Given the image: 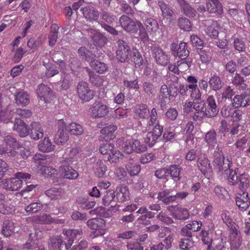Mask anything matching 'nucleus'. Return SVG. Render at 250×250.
Wrapping results in <instances>:
<instances>
[{"label": "nucleus", "mask_w": 250, "mask_h": 250, "mask_svg": "<svg viewBox=\"0 0 250 250\" xmlns=\"http://www.w3.org/2000/svg\"><path fill=\"white\" fill-rule=\"evenodd\" d=\"M222 148L217 145L214 154L213 165L215 169L221 175L229 171L232 167V163L230 158H225L222 153Z\"/></svg>", "instance_id": "obj_1"}, {"label": "nucleus", "mask_w": 250, "mask_h": 250, "mask_svg": "<svg viewBox=\"0 0 250 250\" xmlns=\"http://www.w3.org/2000/svg\"><path fill=\"white\" fill-rule=\"evenodd\" d=\"M119 146H122L123 151L127 154L132 152L141 153L146 151L147 146L146 145L141 144L137 139L130 138H123L119 139L118 141Z\"/></svg>", "instance_id": "obj_2"}, {"label": "nucleus", "mask_w": 250, "mask_h": 250, "mask_svg": "<svg viewBox=\"0 0 250 250\" xmlns=\"http://www.w3.org/2000/svg\"><path fill=\"white\" fill-rule=\"evenodd\" d=\"M30 177L28 173L17 172L15 177L5 179L1 182L2 188L9 191L18 190L21 187L23 182H26Z\"/></svg>", "instance_id": "obj_3"}, {"label": "nucleus", "mask_w": 250, "mask_h": 250, "mask_svg": "<svg viewBox=\"0 0 250 250\" xmlns=\"http://www.w3.org/2000/svg\"><path fill=\"white\" fill-rule=\"evenodd\" d=\"M179 89L176 84H166L161 86L160 91V104L162 108L165 107L170 102V97H175L178 95Z\"/></svg>", "instance_id": "obj_4"}, {"label": "nucleus", "mask_w": 250, "mask_h": 250, "mask_svg": "<svg viewBox=\"0 0 250 250\" xmlns=\"http://www.w3.org/2000/svg\"><path fill=\"white\" fill-rule=\"evenodd\" d=\"M99 151L103 155H108L107 159L110 163H116L122 155L121 152L117 150L113 144L108 143L101 145Z\"/></svg>", "instance_id": "obj_5"}, {"label": "nucleus", "mask_w": 250, "mask_h": 250, "mask_svg": "<svg viewBox=\"0 0 250 250\" xmlns=\"http://www.w3.org/2000/svg\"><path fill=\"white\" fill-rule=\"evenodd\" d=\"M87 226L91 229L95 230L92 233L93 238L103 236L105 233V222L101 218H95L87 221Z\"/></svg>", "instance_id": "obj_6"}, {"label": "nucleus", "mask_w": 250, "mask_h": 250, "mask_svg": "<svg viewBox=\"0 0 250 250\" xmlns=\"http://www.w3.org/2000/svg\"><path fill=\"white\" fill-rule=\"evenodd\" d=\"M77 93L79 98L83 102H89L94 96V92L90 89L89 84L83 81L80 82L78 83Z\"/></svg>", "instance_id": "obj_7"}, {"label": "nucleus", "mask_w": 250, "mask_h": 250, "mask_svg": "<svg viewBox=\"0 0 250 250\" xmlns=\"http://www.w3.org/2000/svg\"><path fill=\"white\" fill-rule=\"evenodd\" d=\"M88 114L92 118H100L109 113L107 106L101 102H95L88 109Z\"/></svg>", "instance_id": "obj_8"}, {"label": "nucleus", "mask_w": 250, "mask_h": 250, "mask_svg": "<svg viewBox=\"0 0 250 250\" xmlns=\"http://www.w3.org/2000/svg\"><path fill=\"white\" fill-rule=\"evenodd\" d=\"M58 131L55 134L54 141L56 144L59 145L65 144L69 140V135L65 132L66 129V124L62 120H58L57 123Z\"/></svg>", "instance_id": "obj_9"}, {"label": "nucleus", "mask_w": 250, "mask_h": 250, "mask_svg": "<svg viewBox=\"0 0 250 250\" xmlns=\"http://www.w3.org/2000/svg\"><path fill=\"white\" fill-rule=\"evenodd\" d=\"M118 48L116 52L117 59L121 62H125L132 58V51L127 43L123 40L118 42Z\"/></svg>", "instance_id": "obj_10"}, {"label": "nucleus", "mask_w": 250, "mask_h": 250, "mask_svg": "<svg viewBox=\"0 0 250 250\" xmlns=\"http://www.w3.org/2000/svg\"><path fill=\"white\" fill-rule=\"evenodd\" d=\"M72 164L71 162H67V160L62 161L59 170L61 175L64 178L74 180L79 177L78 172L70 166Z\"/></svg>", "instance_id": "obj_11"}, {"label": "nucleus", "mask_w": 250, "mask_h": 250, "mask_svg": "<svg viewBox=\"0 0 250 250\" xmlns=\"http://www.w3.org/2000/svg\"><path fill=\"white\" fill-rule=\"evenodd\" d=\"M62 233L65 236V239L68 241V243L65 244V247L66 249H68L75 240L80 239L82 237L83 234V230L82 229H64Z\"/></svg>", "instance_id": "obj_12"}, {"label": "nucleus", "mask_w": 250, "mask_h": 250, "mask_svg": "<svg viewBox=\"0 0 250 250\" xmlns=\"http://www.w3.org/2000/svg\"><path fill=\"white\" fill-rule=\"evenodd\" d=\"M163 131V127L157 123L154 126L152 131L148 132L145 142L149 146H153L157 140L161 136Z\"/></svg>", "instance_id": "obj_13"}, {"label": "nucleus", "mask_w": 250, "mask_h": 250, "mask_svg": "<svg viewBox=\"0 0 250 250\" xmlns=\"http://www.w3.org/2000/svg\"><path fill=\"white\" fill-rule=\"evenodd\" d=\"M37 93L40 100L45 103H49L54 97V94L51 89L44 84H40L38 85Z\"/></svg>", "instance_id": "obj_14"}, {"label": "nucleus", "mask_w": 250, "mask_h": 250, "mask_svg": "<svg viewBox=\"0 0 250 250\" xmlns=\"http://www.w3.org/2000/svg\"><path fill=\"white\" fill-rule=\"evenodd\" d=\"M206 103V117L211 118L216 116L218 113L219 108L217 107L214 96L212 95H208Z\"/></svg>", "instance_id": "obj_15"}, {"label": "nucleus", "mask_w": 250, "mask_h": 250, "mask_svg": "<svg viewBox=\"0 0 250 250\" xmlns=\"http://www.w3.org/2000/svg\"><path fill=\"white\" fill-rule=\"evenodd\" d=\"M231 250H239L242 243L241 233L235 229H231L229 235Z\"/></svg>", "instance_id": "obj_16"}, {"label": "nucleus", "mask_w": 250, "mask_h": 250, "mask_svg": "<svg viewBox=\"0 0 250 250\" xmlns=\"http://www.w3.org/2000/svg\"><path fill=\"white\" fill-rule=\"evenodd\" d=\"M202 24L205 26L206 33L212 38H216L218 35V25L217 21L207 20L203 21Z\"/></svg>", "instance_id": "obj_17"}, {"label": "nucleus", "mask_w": 250, "mask_h": 250, "mask_svg": "<svg viewBox=\"0 0 250 250\" xmlns=\"http://www.w3.org/2000/svg\"><path fill=\"white\" fill-rule=\"evenodd\" d=\"M235 198L236 205L241 210L245 211L248 208L250 204V198L248 192L237 194Z\"/></svg>", "instance_id": "obj_18"}, {"label": "nucleus", "mask_w": 250, "mask_h": 250, "mask_svg": "<svg viewBox=\"0 0 250 250\" xmlns=\"http://www.w3.org/2000/svg\"><path fill=\"white\" fill-rule=\"evenodd\" d=\"M119 21L122 27L126 31L135 32L137 30V22H135L127 16H122Z\"/></svg>", "instance_id": "obj_19"}, {"label": "nucleus", "mask_w": 250, "mask_h": 250, "mask_svg": "<svg viewBox=\"0 0 250 250\" xmlns=\"http://www.w3.org/2000/svg\"><path fill=\"white\" fill-rule=\"evenodd\" d=\"M28 223L39 224H50L54 222V220L48 214H43L41 215H35L26 219Z\"/></svg>", "instance_id": "obj_20"}, {"label": "nucleus", "mask_w": 250, "mask_h": 250, "mask_svg": "<svg viewBox=\"0 0 250 250\" xmlns=\"http://www.w3.org/2000/svg\"><path fill=\"white\" fill-rule=\"evenodd\" d=\"M153 51L154 57L158 64L165 66L168 63L169 58L162 49L154 48Z\"/></svg>", "instance_id": "obj_21"}, {"label": "nucleus", "mask_w": 250, "mask_h": 250, "mask_svg": "<svg viewBox=\"0 0 250 250\" xmlns=\"http://www.w3.org/2000/svg\"><path fill=\"white\" fill-rule=\"evenodd\" d=\"M206 7L210 13L221 15L223 11L222 5L219 0H206Z\"/></svg>", "instance_id": "obj_22"}, {"label": "nucleus", "mask_w": 250, "mask_h": 250, "mask_svg": "<svg viewBox=\"0 0 250 250\" xmlns=\"http://www.w3.org/2000/svg\"><path fill=\"white\" fill-rule=\"evenodd\" d=\"M30 137L34 140H38L44 135V130L42 125L39 122H32L31 125Z\"/></svg>", "instance_id": "obj_23"}, {"label": "nucleus", "mask_w": 250, "mask_h": 250, "mask_svg": "<svg viewBox=\"0 0 250 250\" xmlns=\"http://www.w3.org/2000/svg\"><path fill=\"white\" fill-rule=\"evenodd\" d=\"M204 141L209 149H214L217 144V134L214 129H210L206 133Z\"/></svg>", "instance_id": "obj_24"}, {"label": "nucleus", "mask_w": 250, "mask_h": 250, "mask_svg": "<svg viewBox=\"0 0 250 250\" xmlns=\"http://www.w3.org/2000/svg\"><path fill=\"white\" fill-rule=\"evenodd\" d=\"M13 129L16 131L21 137H24L28 134L27 125L19 118L15 119Z\"/></svg>", "instance_id": "obj_25"}, {"label": "nucleus", "mask_w": 250, "mask_h": 250, "mask_svg": "<svg viewBox=\"0 0 250 250\" xmlns=\"http://www.w3.org/2000/svg\"><path fill=\"white\" fill-rule=\"evenodd\" d=\"M81 11L85 19L89 21H97L99 18V13L92 6H87L81 9Z\"/></svg>", "instance_id": "obj_26"}, {"label": "nucleus", "mask_w": 250, "mask_h": 250, "mask_svg": "<svg viewBox=\"0 0 250 250\" xmlns=\"http://www.w3.org/2000/svg\"><path fill=\"white\" fill-rule=\"evenodd\" d=\"M16 230V226L12 220H4L2 224L1 232L5 237L10 236Z\"/></svg>", "instance_id": "obj_27"}, {"label": "nucleus", "mask_w": 250, "mask_h": 250, "mask_svg": "<svg viewBox=\"0 0 250 250\" xmlns=\"http://www.w3.org/2000/svg\"><path fill=\"white\" fill-rule=\"evenodd\" d=\"M93 169L95 175L99 178L104 177L107 170L106 166L100 159L96 160L94 163Z\"/></svg>", "instance_id": "obj_28"}, {"label": "nucleus", "mask_w": 250, "mask_h": 250, "mask_svg": "<svg viewBox=\"0 0 250 250\" xmlns=\"http://www.w3.org/2000/svg\"><path fill=\"white\" fill-rule=\"evenodd\" d=\"M16 103L18 105L26 106L30 102L29 96L25 91H19L15 94Z\"/></svg>", "instance_id": "obj_29"}, {"label": "nucleus", "mask_w": 250, "mask_h": 250, "mask_svg": "<svg viewBox=\"0 0 250 250\" xmlns=\"http://www.w3.org/2000/svg\"><path fill=\"white\" fill-rule=\"evenodd\" d=\"M9 200L5 199V196L0 193V212L2 214H8L12 211L14 205L9 204Z\"/></svg>", "instance_id": "obj_30"}, {"label": "nucleus", "mask_w": 250, "mask_h": 250, "mask_svg": "<svg viewBox=\"0 0 250 250\" xmlns=\"http://www.w3.org/2000/svg\"><path fill=\"white\" fill-rule=\"evenodd\" d=\"M38 147L42 152H50L55 149V146L48 137H45L43 141L39 143Z\"/></svg>", "instance_id": "obj_31"}, {"label": "nucleus", "mask_w": 250, "mask_h": 250, "mask_svg": "<svg viewBox=\"0 0 250 250\" xmlns=\"http://www.w3.org/2000/svg\"><path fill=\"white\" fill-rule=\"evenodd\" d=\"M117 199L119 202H124L129 198V192L128 188L125 186H120L116 188Z\"/></svg>", "instance_id": "obj_32"}, {"label": "nucleus", "mask_w": 250, "mask_h": 250, "mask_svg": "<svg viewBox=\"0 0 250 250\" xmlns=\"http://www.w3.org/2000/svg\"><path fill=\"white\" fill-rule=\"evenodd\" d=\"M197 165L200 171L205 173L209 168L210 163L205 154H201L198 156Z\"/></svg>", "instance_id": "obj_33"}, {"label": "nucleus", "mask_w": 250, "mask_h": 250, "mask_svg": "<svg viewBox=\"0 0 250 250\" xmlns=\"http://www.w3.org/2000/svg\"><path fill=\"white\" fill-rule=\"evenodd\" d=\"M89 32L90 36L92 38L95 45L102 46L104 44L106 38L99 31L90 29Z\"/></svg>", "instance_id": "obj_34"}, {"label": "nucleus", "mask_w": 250, "mask_h": 250, "mask_svg": "<svg viewBox=\"0 0 250 250\" xmlns=\"http://www.w3.org/2000/svg\"><path fill=\"white\" fill-rule=\"evenodd\" d=\"M193 110L196 111L194 118L196 119L200 120L204 117H206V108H204V104L202 102H194Z\"/></svg>", "instance_id": "obj_35"}, {"label": "nucleus", "mask_w": 250, "mask_h": 250, "mask_svg": "<svg viewBox=\"0 0 250 250\" xmlns=\"http://www.w3.org/2000/svg\"><path fill=\"white\" fill-rule=\"evenodd\" d=\"M185 14L188 17H193L195 16L196 11L185 0H176Z\"/></svg>", "instance_id": "obj_36"}, {"label": "nucleus", "mask_w": 250, "mask_h": 250, "mask_svg": "<svg viewBox=\"0 0 250 250\" xmlns=\"http://www.w3.org/2000/svg\"><path fill=\"white\" fill-rule=\"evenodd\" d=\"M229 171L227 173H224L223 176L227 178L229 183L232 185L235 186L238 184V176H237V172L238 170V168L233 169L232 167L229 168Z\"/></svg>", "instance_id": "obj_37"}, {"label": "nucleus", "mask_w": 250, "mask_h": 250, "mask_svg": "<svg viewBox=\"0 0 250 250\" xmlns=\"http://www.w3.org/2000/svg\"><path fill=\"white\" fill-rule=\"evenodd\" d=\"M66 128L68 132L73 135H81L84 131L83 127L81 125L75 122H72L69 124L66 127Z\"/></svg>", "instance_id": "obj_38"}, {"label": "nucleus", "mask_w": 250, "mask_h": 250, "mask_svg": "<svg viewBox=\"0 0 250 250\" xmlns=\"http://www.w3.org/2000/svg\"><path fill=\"white\" fill-rule=\"evenodd\" d=\"M87 71L88 72L89 81L94 86H101L103 85L104 82V77L100 76L94 73L90 70L89 68H87Z\"/></svg>", "instance_id": "obj_39"}, {"label": "nucleus", "mask_w": 250, "mask_h": 250, "mask_svg": "<svg viewBox=\"0 0 250 250\" xmlns=\"http://www.w3.org/2000/svg\"><path fill=\"white\" fill-rule=\"evenodd\" d=\"M79 152L80 149L77 147L72 148L70 149H67L66 150L67 157L64 160H67V162H71V164H73L80 157Z\"/></svg>", "instance_id": "obj_40"}, {"label": "nucleus", "mask_w": 250, "mask_h": 250, "mask_svg": "<svg viewBox=\"0 0 250 250\" xmlns=\"http://www.w3.org/2000/svg\"><path fill=\"white\" fill-rule=\"evenodd\" d=\"M33 234H29V238L28 241L23 246V248L26 250H44V247L42 245H39L35 240L33 239Z\"/></svg>", "instance_id": "obj_41"}, {"label": "nucleus", "mask_w": 250, "mask_h": 250, "mask_svg": "<svg viewBox=\"0 0 250 250\" xmlns=\"http://www.w3.org/2000/svg\"><path fill=\"white\" fill-rule=\"evenodd\" d=\"M63 193L62 189L56 188H51L45 191V194L52 200L61 199Z\"/></svg>", "instance_id": "obj_42"}, {"label": "nucleus", "mask_w": 250, "mask_h": 250, "mask_svg": "<svg viewBox=\"0 0 250 250\" xmlns=\"http://www.w3.org/2000/svg\"><path fill=\"white\" fill-rule=\"evenodd\" d=\"M90 66L99 74H104L107 70L106 64L104 62L92 60L90 62Z\"/></svg>", "instance_id": "obj_43"}, {"label": "nucleus", "mask_w": 250, "mask_h": 250, "mask_svg": "<svg viewBox=\"0 0 250 250\" xmlns=\"http://www.w3.org/2000/svg\"><path fill=\"white\" fill-rule=\"evenodd\" d=\"M133 111L136 115L144 119L147 117L149 113L147 106L144 104L137 105L134 107Z\"/></svg>", "instance_id": "obj_44"}, {"label": "nucleus", "mask_w": 250, "mask_h": 250, "mask_svg": "<svg viewBox=\"0 0 250 250\" xmlns=\"http://www.w3.org/2000/svg\"><path fill=\"white\" fill-rule=\"evenodd\" d=\"M59 28L58 25L56 23L52 24L51 26L50 31L48 36L49 44L51 46H54L56 42Z\"/></svg>", "instance_id": "obj_45"}, {"label": "nucleus", "mask_w": 250, "mask_h": 250, "mask_svg": "<svg viewBox=\"0 0 250 250\" xmlns=\"http://www.w3.org/2000/svg\"><path fill=\"white\" fill-rule=\"evenodd\" d=\"M250 143V138L245 136L239 139L234 144L236 148L240 151H245Z\"/></svg>", "instance_id": "obj_46"}, {"label": "nucleus", "mask_w": 250, "mask_h": 250, "mask_svg": "<svg viewBox=\"0 0 250 250\" xmlns=\"http://www.w3.org/2000/svg\"><path fill=\"white\" fill-rule=\"evenodd\" d=\"M232 84L235 86L236 89L242 90L245 89L247 85L245 83L244 79L239 74H235L232 79Z\"/></svg>", "instance_id": "obj_47"}, {"label": "nucleus", "mask_w": 250, "mask_h": 250, "mask_svg": "<svg viewBox=\"0 0 250 250\" xmlns=\"http://www.w3.org/2000/svg\"><path fill=\"white\" fill-rule=\"evenodd\" d=\"M117 129L116 125H111L108 126H105L102 128L101 130V133L105 136L104 140L107 141L111 140L113 138V133Z\"/></svg>", "instance_id": "obj_48"}, {"label": "nucleus", "mask_w": 250, "mask_h": 250, "mask_svg": "<svg viewBox=\"0 0 250 250\" xmlns=\"http://www.w3.org/2000/svg\"><path fill=\"white\" fill-rule=\"evenodd\" d=\"M210 88L214 91L220 89L223 85L220 78L216 75H213L210 77L208 82Z\"/></svg>", "instance_id": "obj_49"}, {"label": "nucleus", "mask_w": 250, "mask_h": 250, "mask_svg": "<svg viewBox=\"0 0 250 250\" xmlns=\"http://www.w3.org/2000/svg\"><path fill=\"white\" fill-rule=\"evenodd\" d=\"M245 97L243 95H237L235 96L233 99V106L236 108L248 106L249 104L248 101L245 100Z\"/></svg>", "instance_id": "obj_50"}, {"label": "nucleus", "mask_w": 250, "mask_h": 250, "mask_svg": "<svg viewBox=\"0 0 250 250\" xmlns=\"http://www.w3.org/2000/svg\"><path fill=\"white\" fill-rule=\"evenodd\" d=\"M79 55L83 59H85L89 62L95 59V56L84 47H80L78 51Z\"/></svg>", "instance_id": "obj_51"}, {"label": "nucleus", "mask_w": 250, "mask_h": 250, "mask_svg": "<svg viewBox=\"0 0 250 250\" xmlns=\"http://www.w3.org/2000/svg\"><path fill=\"white\" fill-rule=\"evenodd\" d=\"M158 5L164 17L169 18L172 16L173 12L172 9L163 1H159Z\"/></svg>", "instance_id": "obj_52"}, {"label": "nucleus", "mask_w": 250, "mask_h": 250, "mask_svg": "<svg viewBox=\"0 0 250 250\" xmlns=\"http://www.w3.org/2000/svg\"><path fill=\"white\" fill-rule=\"evenodd\" d=\"M173 216L177 219L186 220L188 218L189 213L185 208H177L173 212Z\"/></svg>", "instance_id": "obj_53"}, {"label": "nucleus", "mask_w": 250, "mask_h": 250, "mask_svg": "<svg viewBox=\"0 0 250 250\" xmlns=\"http://www.w3.org/2000/svg\"><path fill=\"white\" fill-rule=\"evenodd\" d=\"M43 64L46 68L45 75L47 78L52 77L59 73V70L52 63L43 62Z\"/></svg>", "instance_id": "obj_54"}, {"label": "nucleus", "mask_w": 250, "mask_h": 250, "mask_svg": "<svg viewBox=\"0 0 250 250\" xmlns=\"http://www.w3.org/2000/svg\"><path fill=\"white\" fill-rule=\"evenodd\" d=\"M145 24L148 32L154 33L158 30L159 25L157 21L152 18H147L145 21Z\"/></svg>", "instance_id": "obj_55"}, {"label": "nucleus", "mask_w": 250, "mask_h": 250, "mask_svg": "<svg viewBox=\"0 0 250 250\" xmlns=\"http://www.w3.org/2000/svg\"><path fill=\"white\" fill-rule=\"evenodd\" d=\"M126 168L130 176L138 175L141 170L140 166L134 162H130L127 164L126 166Z\"/></svg>", "instance_id": "obj_56"}, {"label": "nucleus", "mask_w": 250, "mask_h": 250, "mask_svg": "<svg viewBox=\"0 0 250 250\" xmlns=\"http://www.w3.org/2000/svg\"><path fill=\"white\" fill-rule=\"evenodd\" d=\"M40 173L45 177H50L58 173V170L53 167L43 166L39 169Z\"/></svg>", "instance_id": "obj_57"}, {"label": "nucleus", "mask_w": 250, "mask_h": 250, "mask_svg": "<svg viewBox=\"0 0 250 250\" xmlns=\"http://www.w3.org/2000/svg\"><path fill=\"white\" fill-rule=\"evenodd\" d=\"M115 191L113 190H108L105 191L103 199V203L104 206H108L115 197Z\"/></svg>", "instance_id": "obj_58"}, {"label": "nucleus", "mask_w": 250, "mask_h": 250, "mask_svg": "<svg viewBox=\"0 0 250 250\" xmlns=\"http://www.w3.org/2000/svg\"><path fill=\"white\" fill-rule=\"evenodd\" d=\"M42 208V205L41 203L34 202L25 207V211L29 213H34L41 210Z\"/></svg>", "instance_id": "obj_59"}, {"label": "nucleus", "mask_w": 250, "mask_h": 250, "mask_svg": "<svg viewBox=\"0 0 250 250\" xmlns=\"http://www.w3.org/2000/svg\"><path fill=\"white\" fill-rule=\"evenodd\" d=\"M168 170L169 174H170L174 181H177L180 180L181 178L180 177V174L181 171V168L179 166L172 165L169 167Z\"/></svg>", "instance_id": "obj_60"}, {"label": "nucleus", "mask_w": 250, "mask_h": 250, "mask_svg": "<svg viewBox=\"0 0 250 250\" xmlns=\"http://www.w3.org/2000/svg\"><path fill=\"white\" fill-rule=\"evenodd\" d=\"M238 182L239 183V188L240 189L248 188L249 185V175L245 173L241 174L238 179Z\"/></svg>", "instance_id": "obj_61"}, {"label": "nucleus", "mask_w": 250, "mask_h": 250, "mask_svg": "<svg viewBox=\"0 0 250 250\" xmlns=\"http://www.w3.org/2000/svg\"><path fill=\"white\" fill-rule=\"evenodd\" d=\"M189 54V52L187 49V43L186 42H181L177 49V55L180 58L182 57L186 58Z\"/></svg>", "instance_id": "obj_62"}, {"label": "nucleus", "mask_w": 250, "mask_h": 250, "mask_svg": "<svg viewBox=\"0 0 250 250\" xmlns=\"http://www.w3.org/2000/svg\"><path fill=\"white\" fill-rule=\"evenodd\" d=\"M189 88L190 97L194 99H200L201 97V92L197 85H188Z\"/></svg>", "instance_id": "obj_63"}, {"label": "nucleus", "mask_w": 250, "mask_h": 250, "mask_svg": "<svg viewBox=\"0 0 250 250\" xmlns=\"http://www.w3.org/2000/svg\"><path fill=\"white\" fill-rule=\"evenodd\" d=\"M62 240L60 236H55L50 239L49 247L55 250L60 249L62 245Z\"/></svg>", "instance_id": "obj_64"}]
</instances>
